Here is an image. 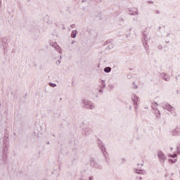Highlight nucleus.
I'll return each mask as SVG.
<instances>
[{
	"instance_id": "obj_14",
	"label": "nucleus",
	"mask_w": 180,
	"mask_h": 180,
	"mask_svg": "<svg viewBox=\"0 0 180 180\" xmlns=\"http://www.w3.org/2000/svg\"><path fill=\"white\" fill-rule=\"evenodd\" d=\"M50 86H52L53 88L57 86V84H54V83H50Z\"/></svg>"
},
{
	"instance_id": "obj_6",
	"label": "nucleus",
	"mask_w": 180,
	"mask_h": 180,
	"mask_svg": "<svg viewBox=\"0 0 180 180\" xmlns=\"http://www.w3.org/2000/svg\"><path fill=\"white\" fill-rule=\"evenodd\" d=\"M129 14L132 15H139V13L137 11V9L135 10H130L129 11Z\"/></svg>"
},
{
	"instance_id": "obj_21",
	"label": "nucleus",
	"mask_w": 180,
	"mask_h": 180,
	"mask_svg": "<svg viewBox=\"0 0 180 180\" xmlns=\"http://www.w3.org/2000/svg\"><path fill=\"white\" fill-rule=\"evenodd\" d=\"M122 162H124V159H122Z\"/></svg>"
},
{
	"instance_id": "obj_23",
	"label": "nucleus",
	"mask_w": 180,
	"mask_h": 180,
	"mask_svg": "<svg viewBox=\"0 0 180 180\" xmlns=\"http://www.w3.org/2000/svg\"><path fill=\"white\" fill-rule=\"evenodd\" d=\"M139 179H141V177H140Z\"/></svg>"
},
{
	"instance_id": "obj_4",
	"label": "nucleus",
	"mask_w": 180,
	"mask_h": 180,
	"mask_svg": "<svg viewBox=\"0 0 180 180\" xmlns=\"http://www.w3.org/2000/svg\"><path fill=\"white\" fill-rule=\"evenodd\" d=\"M52 47H53V49H56V50L57 51H58V53H60V54H61V53H63V51L61 50V47H60V46H58L56 42H55L52 44Z\"/></svg>"
},
{
	"instance_id": "obj_11",
	"label": "nucleus",
	"mask_w": 180,
	"mask_h": 180,
	"mask_svg": "<svg viewBox=\"0 0 180 180\" xmlns=\"http://www.w3.org/2000/svg\"><path fill=\"white\" fill-rule=\"evenodd\" d=\"M158 106V103H155V102H153L152 103V108L153 109H155L156 107Z\"/></svg>"
},
{
	"instance_id": "obj_13",
	"label": "nucleus",
	"mask_w": 180,
	"mask_h": 180,
	"mask_svg": "<svg viewBox=\"0 0 180 180\" xmlns=\"http://www.w3.org/2000/svg\"><path fill=\"white\" fill-rule=\"evenodd\" d=\"M169 157H171L172 158H176V153H174V155H169Z\"/></svg>"
},
{
	"instance_id": "obj_15",
	"label": "nucleus",
	"mask_w": 180,
	"mask_h": 180,
	"mask_svg": "<svg viewBox=\"0 0 180 180\" xmlns=\"http://www.w3.org/2000/svg\"><path fill=\"white\" fill-rule=\"evenodd\" d=\"M164 78H165V81H168L169 79L168 77H165Z\"/></svg>"
},
{
	"instance_id": "obj_5",
	"label": "nucleus",
	"mask_w": 180,
	"mask_h": 180,
	"mask_svg": "<svg viewBox=\"0 0 180 180\" xmlns=\"http://www.w3.org/2000/svg\"><path fill=\"white\" fill-rule=\"evenodd\" d=\"M172 134L174 136H180V131L179 128L175 129L173 130Z\"/></svg>"
},
{
	"instance_id": "obj_8",
	"label": "nucleus",
	"mask_w": 180,
	"mask_h": 180,
	"mask_svg": "<svg viewBox=\"0 0 180 180\" xmlns=\"http://www.w3.org/2000/svg\"><path fill=\"white\" fill-rule=\"evenodd\" d=\"M78 33V32L77 31V30H73L72 32V34H71V36H72V37L73 38V39H75V37H77V34Z\"/></svg>"
},
{
	"instance_id": "obj_12",
	"label": "nucleus",
	"mask_w": 180,
	"mask_h": 180,
	"mask_svg": "<svg viewBox=\"0 0 180 180\" xmlns=\"http://www.w3.org/2000/svg\"><path fill=\"white\" fill-rule=\"evenodd\" d=\"M169 162H173V163H175V162H176V159H174V160H172V159H169Z\"/></svg>"
},
{
	"instance_id": "obj_10",
	"label": "nucleus",
	"mask_w": 180,
	"mask_h": 180,
	"mask_svg": "<svg viewBox=\"0 0 180 180\" xmlns=\"http://www.w3.org/2000/svg\"><path fill=\"white\" fill-rule=\"evenodd\" d=\"M110 71H112V68L110 67H106L105 68H104L105 72H110Z\"/></svg>"
},
{
	"instance_id": "obj_1",
	"label": "nucleus",
	"mask_w": 180,
	"mask_h": 180,
	"mask_svg": "<svg viewBox=\"0 0 180 180\" xmlns=\"http://www.w3.org/2000/svg\"><path fill=\"white\" fill-rule=\"evenodd\" d=\"M83 103L86 109H95V104L88 100H83Z\"/></svg>"
},
{
	"instance_id": "obj_9",
	"label": "nucleus",
	"mask_w": 180,
	"mask_h": 180,
	"mask_svg": "<svg viewBox=\"0 0 180 180\" xmlns=\"http://www.w3.org/2000/svg\"><path fill=\"white\" fill-rule=\"evenodd\" d=\"M136 173L141 174H146V172L144 170H141V169H136Z\"/></svg>"
},
{
	"instance_id": "obj_17",
	"label": "nucleus",
	"mask_w": 180,
	"mask_h": 180,
	"mask_svg": "<svg viewBox=\"0 0 180 180\" xmlns=\"http://www.w3.org/2000/svg\"><path fill=\"white\" fill-rule=\"evenodd\" d=\"M71 27H72V28H73V27H75V25H71Z\"/></svg>"
},
{
	"instance_id": "obj_7",
	"label": "nucleus",
	"mask_w": 180,
	"mask_h": 180,
	"mask_svg": "<svg viewBox=\"0 0 180 180\" xmlns=\"http://www.w3.org/2000/svg\"><path fill=\"white\" fill-rule=\"evenodd\" d=\"M132 101H133L134 105H136V103H137V102H139V97H137V96H133Z\"/></svg>"
},
{
	"instance_id": "obj_16",
	"label": "nucleus",
	"mask_w": 180,
	"mask_h": 180,
	"mask_svg": "<svg viewBox=\"0 0 180 180\" xmlns=\"http://www.w3.org/2000/svg\"><path fill=\"white\" fill-rule=\"evenodd\" d=\"M89 179V180H94V177L90 176Z\"/></svg>"
},
{
	"instance_id": "obj_18",
	"label": "nucleus",
	"mask_w": 180,
	"mask_h": 180,
	"mask_svg": "<svg viewBox=\"0 0 180 180\" xmlns=\"http://www.w3.org/2000/svg\"><path fill=\"white\" fill-rule=\"evenodd\" d=\"M87 0H82V2H86Z\"/></svg>"
},
{
	"instance_id": "obj_20",
	"label": "nucleus",
	"mask_w": 180,
	"mask_h": 180,
	"mask_svg": "<svg viewBox=\"0 0 180 180\" xmlns=\"http://www.w3.org/2000/svg\"><path fill=\"white\" fill-rule=\"evenodd\" d=\"M60 63H61V61L58 60V64H60Z\"/></svg>"
},
{
	"instance_id": "obj_22",
	"label": "nucleus",
	"mask_w": 180,
	"mask_h": 180,
	"mask_svg": "<svg viewBox=\"0 0 180 180\" xmlns=\"http://www.w3.org/2000/svg\"><path fill=\"white\" fill-rule=\"evenodd\" d=\"M135 88H137V86H135Z\"/></svg>"
},
{
	"instance_id": "obj_2",
	"label": "nucleus",
	"mask_w": 180,
	"mask_h": 180,
	"mask_svg": "<svg viewBox=\"0 0 180 180\" xmlns=\"http://www.w3.org/2000/svg\"><path fill=\"white\" fill-rule=\"evenodd\" d=\"M163 109L168 110L169 112H174V107L171 106V105L166 103L163 105Z\"/></svg>"
},
{
	"instance_id": "obj_19",
	"label": "nucleus",
	"mask_w": 180,
	"mask_h": 180,
	"mask_svg": "<svg viewBox=\"0 0 180 180\" xmlns=\"http://www.w3.org/2000/svg\"><path fill=\"white\" fill-rule=\"evenodd\" d=\"M157 112L160 115V110H157Z\"/></svg>"
},
{
	"instance_id": "obj_3",
	"label": "nucleus",
	"mask_w": 180,
	"mask_h": 180,
	"mask_svg": "<svg viewBox=\"0 0 180 180\" xmlns=\"http://www.w3.org/2000/svg\"><path fill=\"white\" fill-rule=\"evenodd\" d=\"M158 157L159 160L160 161H162L163 162H164V161H165V160H167L165 155H164V153L162 152H158Z\"/></svg>"
}]
</instances>
